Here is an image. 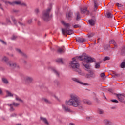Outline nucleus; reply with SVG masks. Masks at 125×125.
Segmentation results:
<instances>
[{
    "label": "nucleus",
    "mask_w": 125,
    "mask_h": 125,
    "mask_svg": "<svg viewBox=\"0 0 125 125\" xmlns=\"http://www.w3.org/2000/svg\"><path fill=\"white\" fill-rule=\"evenodd\" d=\"M24 81H25L26 83H33V78L30 76H26L24 78Z\"/></svg>",
    "instance_id": "obj_14"
},
{
    "label": "nucleus",
    "mask_w": 125,
    "mask_h": 125,
    "mask_svg": "<svg viewBox=\"0 0 125 125\" xmlns=\"http://www.w3.org/2000/svg\"><path fill=\"white\" fill-rule=\"evenodd\" d=\"M77 20H79V14L77 13V18H76Z\"/></svg>",
    "instance_id": "obj_59"
},
{
    "label": "nucleus",
    "mask_w": 125,
    "mask_h": 125,
    "mask_svg": "<svg viewBox=\"0 0 125 125\" xmlns=\"http://www.w3.org/2000/svg\"><path fill=\"white\" fill-rule=\"evenodd\" d=\"M111 102H114V103H119V101L117 100H111Z\"/></svg>",
    "instance_id": "obj_46"
},
{
    "label": "nucleus",
    "mask_w": 125,
    "mask_h": 125,
    "mask_svg": "<svg viewBox=\"0 0 125 125\" xmlns=\"http://www.w3.org/2000/svg\"><path fill=\"white\" fill-rule=\"evenodd\" d=\"M115 40H111L109 41V44H115Z\"/></svg>",
    "instance_id": "obj_38"
},
{
    "label": "nucleus",
    "mask_w": 125,
    "mask_h": 125,
    "mask_svg": "<svg viewBox=\"0 0 125 125\" xmlns=\"http://www.w3.org/2000/svg\"><path fill=\"white\" fill-rule=\"evenodd\" d=\"M78 27H79V25H75L74 26V28H78Z\"/></svg>",
    "instance_id": "obj_60"
},
{
    "label": "nucleus",
    "mask_w": 125,
    "mask_h": 125,
    "mask_svg": "<svg viewBox=\"0 0 125 125\" xmlns=\"http://www.w3.org/2000/svg\"><path fill=\"white\" fill-rule=\"evenodd\" d=\"M79 83L82 85H89L88 83L79 81Z\"/></svg>",
    "instance_id": "obj_33"
},
{
    "label": "nucleus",
    "mask_w": 125,
    "mask_h": 125,
    "mask_svg": "<svg viewBox=\"0 0 125 125\" xmlns=\"http://www.w3.org/2000/svg\"><path fill=\"white\" fill-rule=\"evenodd\" d=\"M11 117H16V114L13 113V114H11Z\"/></svg>",
    "instance_id": "obj_52"
},
{
    "label": "nucleus",
    "mask_w": 125,
    "mask_h": 125,
    "mask_svg": "<svg viewBox=\"0 0 125 125\" xmlns=\"http://www.w3.org/2000/svg\"><path fill=\"white\" fill-rule=\"evenodd\" d=\"M121 54L123 55L125 54V46L122 47L121 50Z\"/></svg>",
    "instance_id": "obj_34"
},
{
    "label": "nucleus",
    "mask_w": 125,
    "mask_h": 125,
    "mask_svg": "<svg viewBox=\"0 0 125 125\" xmlns=\"http://www.w3.org/2000/svg\"><path fill=\"white\" fill-rule=\"evenodd\" d=\"M88 37V38H92V37H93V36H94V34L93 33H90L87 34Z\"/></svg>",
    "instance_id": "obj_41"
},
{
    "label": "nucleus",
    "mask_w": 125,
    "mask_h": 125,
    "mask_svg": "<svg viewBox=\"0 0 125 125\" xmlns=\"http://www.w3.org/2000/svg\"><path fill=\"white\" fill-rule=\"evenodd\" d=\"M28 23L29 24H31V23H32V20H28Z\"/></svg>",
    "instance_id": "obj_56"
},
{
    "label": "nucleus",
    "mask_w": 125,
    "mask_h": 125,
    "mask_svg": "<svg viewBox=\"0 0 125 125\" xmlns=\"http://www.w3.org/2000/svg\"><path fill=\"white\" fill-rule=\"evenodd\" d=\"M82 101L84 104H86V105H92V103H91V101H89V100L84 99L83 101L79 100V109H83V106L81 104Z\"/></svg>",
    "instance_id": "obj_6"
},
{
    "label": "nucleus",
    "mask_w": 125,
    "mask_h": 125,
    "mask_svg": "<svg viewBox=\"0 0 125 125\" xmlns=\"http://www.w3.org/2000/svg\"><path fill=\"white\" fill-rule=\"evenodd\" d=\"M82 24H80L79 25V28H82Z\"/></svg>",
    "instance_id": "obj_64"
},
{
    "label": "nucleus",
    "mask_w": 125,
    "mask_h": 125,
    "mask_svg": "<svg viewBox=\"0 0 125 125\" xmlns=\"http://www.w3.org/2000/svg\"><path fill=\"white\" fill-rule=\"evenodd\" d=\"M2 1H3L5 4H10V5H13V2H10L8 1H4V0H2Z\"/></svg>",
    "instance_id": "obj_28"
},
{
    "label": "nucleus",
    "mask_w": 125,
    "mask_h": 125,
    "mask_svg": "<svg viewBox=\"0 0 125 125\" xmlns=\"http://www.w3.org/2000/svg\"><path fill=\"white\" fill-rule=\"evenodd\" d=\"M14 97L15 98V100L17 101H19L20 102H23V101H22V100H21V99H20V98L17 95L14 94Z\"/></svg>",
    "instance_id": "obj_20"
},
{
    "label": "nucleus",
    "mask_w": 125,
    "mask_h": 125,
    "mask_svg": "<svg viewBox=\"0 0 125 125\" xmlns=\"http://www.w3.org/2000/svg\"><path fill=\"white\" fill-rule=\"evenodd\" d=\"M105 73H102L101 74V78H103L104 77H105Z\"/></svg>",
    "instance_id": "obj_49"
},
{
    "label": "nucleus",
    "mask_w": 125,
    "mask_h": 125,
    "mask_svg": "<svg viewBox=\"0 0 125 125\" xmlns=\"http://www.w3.org/2000/svg\"><path fill=\"white\" fill-rule=\"evenodd\" d=\"M12 104V105L14 106L15 107H18V106H19V103H13Z\"/></svg>",
    "instance_id": "obj_39"
},
{
    "label": "nucleus",
    "mask_w": 125,
    "mask_h": 125,
    "mask_svg": "<svg viewBox=\"0 0 125 125\" xmlns=\"http://www.w3.org/2000/svg\"><path fill=\"white\" fill-rule=\"evenodd\" d=\"M83 66L86 68V71H88L90 69V66L88 64H83Z\"/></svg>",
    "instance_id": "obj_29"
},
{
    "label": "nucleus",
    "mask_w": 125,
    "mask_h": 125,
    "mask_svg": "<svg viewBox=\"0 0 125 125\" xmlns=\"http://www.w3.org/2000/svg\"><path fill=\"white\" fill-rule=\"evenodd\" d=\"M8 60V58H7L6 57L4 56L2 58V61H5V62H7V61Z\"/></svg>",
    "instance_id": "obj_40"
},
{
    "label": "nucleus",
    "mask_w": 125,
    "mask_h": 125,
    "mask_svg": "<svg viewBox=\"0 0 125 125\" xmlns=\"http://www.w3.org/2000/svg\"><path fill=\"white\" fill-rule=\"evenodd\" d=\"M65 104L68 106L78 107L79 106V96L75 94H70V98L66 101Z\"/></svg>",
    "instance_id": "obj_1"
},
{
    "label": "nucleus",
    "mask_w": 125,
    "mask_h": 125,
    "mask_svg": "<svg viewBox=\"0 0 125 125\" xmlns=\"http://www.w3.org/2000/svg\"><path fill=\"white\" fill-rule=\"evenodd\" d=\"M117 107L116 106H112L110 107V109H112V110H114L115 109H116Z\"/></svg>",
    "instance_id": "obj_54"
},
{
    "label": "nucleus",
    "mask_w": 125,
    "mask_h": 125,
    "mask_svg": "<svg viewBox=\"0 0 125 125\" xmlns=\"http://www.w3.org/2000/svg\"><path fill=\"white\" fill-rule=\"evenodd\" d=\"M19 25H21V26H23V24L21 22H19Z\"/></svg>",
    "instance_id": "obj_61"
},
{
    "label": "nucleus",
    "mask_w": 125,
    "mask_h": 125,
    "mask_svg": "<svg viewBox=\"0 0 125 125\" xmlns=\"http://www.w3.org/2000/svg\"><path fill=\"white\" fill-rule=\"evenodd\" d=\"M87 121H91L92 120V117L91 116H87L86 117Z\"/></svg>",
    "instance_id": "obj_43"
},
{
    "label": "nucleus",
    "mask_w": 125,
    "mask_h": 125,
    "mask_svg": "<svg viewBox=\"0 0 125 125\" xmlns=\"http://www.w3.org/2000/svg\"><path fill=\"white\" fill-rule=\"evenodd\" d=\"M16 50L17 52H18V53H19V54L22 56L23 58H27L28 57V56H27L25 53L22 52V51H21V50L20 49H16Z\"/></svg>",
    "instance_id": "obj_10"
},
{
    "label": "nucleus",
    "mask_w": 125,
    "mask_h": 125,
    "mask_svg": "<svg viewBox=\"0 0 125 125\" xmlns=\"http://www.w3.org/2000/svg\"><path fill=\"white\" fill-rule=\"evenodd\" d=\"M35 12L36 13H38V12H39V9H35Z\"/></svg>",
    "instance_id": "obj_57"
},
{
    "label": "nucleus",
    "mask_w": 125,
    "mask_h": 125,
    "mask_svg": "<svg viewBox=\"0 0 125 125\" xmlns=\"http://www.w3.org/2000/svg\"><path fill=\"white\" fill-rule=\"evenodd\" d=\"M116 96L118 98V99L120 101H123L124 100V97H123V96L122 94H117L116 95Z\"/></svg>",
    "instance_id": "obj_18"
},
{
    "label": "nucleus",
    "mask_w": 125,
    "mask_h": 125,
    "mask_svg": "<svg viewBox=\"0 0 125 125\" xmlns=\"http://www.w3.org/2000/svg\"><path fill=\"white\" fill-rule=\"evenodd\" d=\"M113 16V14H112V13H111L110 12H107L106 13V17H107V18H112Z\"/></svg>",
    "instance_id": "obj_25"
},
{
    "label": "nucleus",
    "mask_w": 125,
    "mask_h": 125,
    "mask_svg": "<svg viewBox=\"0 0 125 125\" xmlns=\"http://www.w3.org/2000/svg\"><path fill=\"white\" fill-rule=\"evenodd\" d=\"M53 97H54L56 99H57V100H58V98L56 96H55V95H53Z\"/></svg>",
    "instance_id": "obj_58"
},
{
    "label": "nucleus",
    "mask_w": 125,
    "mask_h": 125,
    "mask_svg": "<svg viewBox=\"0 0 125 125\" xmlns=\"http://www.w3.org/2000/svg\"><path fill=\"white\" fill-rule=\"evenodd\" d=\"M7 65L9 66V67H11L12 68H20L19 65L14 62H9L7 63Z\"/></svg>",
    "instance_id": "obj_7"
},
{
    "label": "nucleus",
    "mask_w": 125,
    "mask_h": 125,
    "mask_svg": "<svg viewBox=\"0 0 125 125\" xmlns=\"http://www.w3.org/2000/svg\"><path fill=\"white\" fill-rule=\"evenodd\" d=\"M78 61L79 57H76L72 58V60L69 63L73 71H75V72H79V68H78L79 65V63H78Z\"/></svg>",
    "instance_id": "obj_3"
},
{
    "label": "nucleus",
    "mask_w": 125,
    "mask_h": 125,
    "mask_svg": "<svg viewBox=\"0 0 125 125\" xmlns=\"http://www.w3.org/2000/svg\"><path fill=\"white\" fill-rule=\"evenodd\" d=\"M54 83L55 84H56V85H57V86L59 85V82L58 81L55 80L54 81Z\"/></svg>",
    "instance_id": "obj_42"
},
{
    "label": "nucleus",
    "mask_w": 125,
    "mask_h": 125,
    "mask_svg": "<svg viewBox=\"0 0 125 125\" xmlns=\"http://www.w3.org/2000/svg\"><path fill=\"white\" fill-rule=\"evenodd\" d=\"M120 67L122 68V69H124V68H125V62H123L121 63Z\"/></svg>",
    "instance_id": "obj_31"
},
{
    "label": "nucleus",
    "mask_w": 125,
    "mask_h": 125,
    "mask_svg": "<svg viewBox=\"0 0 125 125\" xmlns=\"http://www.w3.org/2000/svg\"><path fill=\"white\" fill-rule=\"evenodd\" d=\"M2 82L4 83H8V81H7V79L5 78L2 79Z\"/></svg>",
    "instance_id": "obj_36"
},
{
    "label": "nucleus",
    "mask_w": 125,
    "mask_h": 125,
    "mask_svg": "<svg viewBox=\"0 0 125 125\" xmlns=\"http://www.w3.org/2000/svg\"><path fill=\"white\" fill-rule=\"evenodd\" d=\"M106 60H110V57H105V58L104 59V61H106Z\"/></svg>",
    "instance_id": "obj_44"
},
{
    "label": "nucleus",
    "mask_w": 125,
    "mask_h": 125,
    "mask_svg": "<svg viewBox=\"0 0 125 125\" xmlns=\"http://www.w3.org/2000/svg\"><path fill=\"white\" fill-rule=\"evenodd\" d=\"M43 100H44V101H45V102H46V103H49V101H48V100H47V99H44Z\"/></svg>",
    "instance_id": "obj_51"
},
{
    "label": "nucleus",
    "mask_w": 125,
    "mask_h": 125,
    "mask_svg": "<svg viewBox=\"0 0 125 125\" xmlns=\"http://www.w3.org/2000/svg\"><path fill=\"white\" fill-rule=\"evenodd\" d=\"M86 40L84 39V38H79V43H83V42H85Z\"/></svg>",
    "instance_id": "obj_22"
},
{
    "label": "nucleus",
    "mask_w": 125,
    "mask_h": 125,
    "mask_svg": "<svg viewBox=\"0 0 125 125\" xmlns=\"http://www.w3.org/2000/svg\"><path fill=\"white\" fill-rule=\"evenodd\" d=\"M98 0H94V11L97 10V8L98 7V4L97 3Z\"/></svg>",
    "instance_id": "obj_17"
},
{
    "label": "nucleus",
    "mask_w": 125,
    "mask_h": 125,
    "mask_svg": "<svg viewBox=\"0 0 125 125\" xmlns=\"http://www.w3.org/2000/svg\"><path fill=\"white\" fill-rule=\"evenodd\" d=\"M72 15H73V13L72 12H69L67 14V17L69 20L71 19V17H72Z\"/></svg>",
    "instance_id": "obj_30"
},
{
    "label": "nucleus",
    "mask_w": 125,
    "mask_h": 125,
    "mask_svg": "<svg viewBox=\"0 0 125 125\" xmlns=\"http://www.w3.org/2000/svg\"><path fill=\"white\" fill-rule=\"evenodd\" d=\"M2 91L1 90V89L0 88V94H2Z\"/></svg>",
    "instance_id": "obj_62"
},
{
    "label": "nucleus",
    "mask_w": 125,
    "mask_h": 125,
    "mask_svg": "<svg viewBox=\"0 0 125 125\" xmlns=\"http://www.w3.org/2000/svg\"><path fill=\"white\" fill-rule=\"evenodd\" d=\"M57 62H59V63H62V64H63V60H62V59H58L57 60Z\"/></svg>",
    "instance_id": "obj_37"
},
{
    "label": "nucleus",
    "mask_w": 125,
    "mask_h": 125,
    "mask_svg": "<svg viewBox=\"0 0 125 125\" xmlns=\"http://www.w3.org/2000/svg\"><path fill=\"white\" fill-rule=\"evenodd\" d=\"M51 70H52V71L54 72V73L56 75V76H59V73H58V72H57V71H56V70L55 69V68L52 67L51 68Z\"/></svg>",
    "instance_id": "obj_27"
},
{
    "label": "nucleus",
    "mask_w": 125,
    "mask_h": 125,
    "mask_svg": "<svg viewBox=\"0 0 125 125\" xmlns=\"http://www.w3.org/2000/svg\"><path fill=\"white\" fill-rule=\"evenodd\" d=\"M103 123L105 125H114V124L108 119H104L103 121Z\"/></svg>",
    "instance_id": "obj_13"
},
{
    "label": "nucleus",
    "mask_w": 125,
    "mask_h": 125,
    "mask_svg": "<svg viewBox=\"0 0 125 125\" xmlns=\"http://www.w3.org/2000/svg\"><path fill=\"white\" fill-rule=\"evenodd\" d=\"M62 108L63 110H64V111H65V112H68L69 113L71 112V109H70V108L66 106V105H65L64 104L62 105Z\"/></svg>",
    "instance_id": "obj_15"
},
{
    "label": "nucleus",
    "mask_w": 125,
    "mask_h": 125,
    "mask_svg": "<svg viewBox=\"0 0 125 125\" xmlns=\"http://www.w3.org/2000/svg\"><path fill=\"white\" fill-rule=\"evenodd\" d=\"M57 51L58 53H60V54H62V53H64L65 51H66V49L65 48L64 46H62L61 47H59Z\"/></svg>",
    "instance_id": "obj_12"
},
{
    "label": "nucleus",
    "mask_w": 125,
    "mask_h": 125,
    "mask_svg": "<svg viewBox=\"0 0 125 125\" xmlns=\"http://www.w3.org/2000/svg\"><path fill=\"white\" fill-rule=\"evenodd\" d=\"M88 22L90 26H94V25H95V21H94V20L91 19L88 21Z\"/></svg>",
    "instance_id": "obj_21"
},
{
    "label": "nucleus",
    "mask_w": 125,
    "mask_h": 125,
    "mask_svg": "<svg viewBox=\"0 0 125 125\" xmlns=\"http://www.w3.org/2000/svg\"><path fill=\"white\" fill-rule=\"evenodd\" d=\"M22 63L23 64H27V61H26L25 60H23Z\"/></svg>",
    "instance_id": "obj_53"
},
{
    "label": "nucleus",
    "mask_w": 125,
    "mask_h": 125,
    "mask_svg": "<svg viewBox=\"0 0 125 125\" xmlns=\"http://www.w3.org/2000/svg\"><path fill=\"white\" fill-rule=\"evenodd\" d=\"M6 97H14V94H13L12 93H11V92H10V91H9L8 90H6Z\"/></svg>",
    "instance_id": "obj_16"
},
{
    "label": "nucleus",
    "mask_w": 125,
    "mask_h": 125,
    "mask_svg": "<svg viewBox=\"0 0 125 125\" xmlns=\"http://www.w3.org/2000/svg\"><path fill=\"white\" fill-rule=\"evenodd\" d=\"M50 10H51V9L48 8L43 12L42 18L44 21H49V20H50V16H49V13L50 12Z\"/></svg>",
    "instance_id": "obj_5"
},
{
    "label": "nucleus",
    "mask_w": 125,
    "mask_h": 125,
    "mask_svg": "<svg viewBox=\"0 0 125 125\" xmlns=\"http://www.w3.org/2000/svg\"><path fill=\"white\" fill-rule=\"evenodd\" d=\"M0 42H1L2 44H4L5 45H6V42H4V41L0 39Z\"/></svg>",
    "instance_id": "obj_45"
},
{
    "label": "nucleus",
    "mask_w": 125,
    "mask_h": 125,
    "mask_svg": "<svg viewBox=\"0 0 125 125\" xmlns=\"http://www.w3.org/2000/svg\"><path fill=\"white\" fill-rule=\"evenodd\" d=\"M98 112L99 114H100V115H102V114H103V113H104L103 110H102L101 109H99Z\"/></svg>",
    "instance_id": "obj_47"
},
{
    "label": "nucleus",
    "mask_w": 125,
    "mask_h": 125,
    "mask_svg": "<svg viewBox=\"0 0 125 125\" xmlns=\"http://www.w3.org/2000/svg\"><path fill=\"white\" fill-rule=\"evenodd\" d=\"M89 74L86 75V77L88 79L89 78H94L95 77V74L94 72L91 70H88Z\"/></svg>",
    "instance_id": "obj_8"
},
{
    "label": "nucleus",
    "mask_w": 125,
    "mask_h": 125,
    "mask_svg": "<svg viewBox=\"0 0 125 125\" xmlns=\"http://www.w3.org/2000/svg\"><path fill=\"white\" fill-rule=\"evenodd\" d=\"M7 105L10 107V111L11 112H13V111H14V108H13V105L12 104H8Z\"/></svg>",
    "instance_id": "obj_23"
},
{
    "label": "nucleus",
    "mask_w": 125,
    "mask_h": 125,
    "mask_svg": "<svg viewBox=\"0 0 125 125\" xmlns=\"http://www.w3.org/2000/svg\"><path fill=\"white\" fill-rule=\"evenodd\" d=\"M11 18L15 25H16V24H17V21H16V19H15V18H14L13 16H11Z\"/></svg>",
    "instance_id": "obj_24"
},
{
    "label": "nucleus",
    "mask_w": 125,
    "mask_h": 125,
    "mask_svg": "<svg viewBox=\"0 0 125 125\" xmlns=\"http://www.w3.org/2000/svg\"><path fill=\"white\" fill-rule=\"evenodd\" d=\"M95 68V69H99V68H100V63H96Z\"/></svg>",
    "instance_id": "obj_32"
},
{
    "label": "nucleus",
    "mask_w": 125,
    "mask_h": 125,
    "mask_svg": "<svg viewBox=\"0 0 125 125\" xmlns=\"http://www.w3.org/2000/svg\"><path fill=\"white\" fill-rule=\"evenodd\" d=\"M15 39H16V36H13L11 38V40H15Z\"/></svg>",
    "instance_id": "obj_55"
},
{
    "label": "nucleus",
    "mask_w": 125,
    "mask_h": 125,
    "mask_svg": "<svg viewBox=\"0 0 125 125\" xmlns=\"http://www.w3.org/2000/svg\"><path fill=\"white\" fill-rule=\"evenodd\" d=\"M69 125H75V124H74L73 123H70L69 124Z\"/></svg>",
    "instance_id": "obj_63"
},
{
    "label": "nucleus",
    "mask_w": 125,
    "mask_h": 125,
    "mask_svg": "<svg viewBox=\"0 0 125 125\" xmlns=\"http://www.w3.org/2000/svg\"><path fill=\"white\" fill-rule=\"evenodd\" d=\"M62 23L66 28V29L62 28V32L63 35H65L66 33H67V35H72V34H74V31H73V30L67 29H69V28H71V26L69 23H65L63 21H62Z\"/></svg>",
    "instance_id": "obj_2"
},
{
    "label": "nucleus",
    "mask_w": 125,
    "mask_h": 125,
    "mask_svg": "<svg viewBox=\"0 0 125 125\" xmlns=\"http://www.w3.org/2000/svg\"><path fill=\"white\" fill-rule=\"evenodd\" d=\"M81 13L82 14H86L87 15H89V11L87 10V8H81Z\"/></svg>",
    "instance_id": "obj_9"
},
{
    "label": "nucleus",
    "mask_w": 125,
    "mask_h": 125,
    "mask_svg": "<svg viewBox=\"0 0 125 125\" xmlns=\"http://www.w3.org/2000/svg\"><path fill=\"white\" fill-rule=\"evenodd\" d=\"M40 120L43 122L44 124H46V125H48V122H47V120H46V118L42 117H40Z\"/></svg>",
    "instance_id": "obj_19"
},
{
    "label": "nucleus",
    "mask_w": 125,
    "mask_h": 125,
    "mask_svg": "<svg viewBox=\"0 0 125 125\" xmlns=\"http://www.w3.org/2000/svg\"><path fill=\"white\" fill-rule=\"evenodd\" d=\"M71 80L72 81H73V82H74V83H79V79L73 77L71 78Z\"/></svg>",
    "instance_id": "obj_26"
},
{
    "label": "nucleus",
    "mask_w": 125,
    "mask_h": 125,
    "mask_svg": "<svg viewBox=\"0 0 125 125\" xmlns=\"http://www.w3.org/2000/svg\"><path fill=\"white\" fill-rule=\"evenodd\" d=\"M6 22L8 24H11V21H10V20L8 18H6Z\"/></svg>",
    "instance_id": "obj_35"
},
{
    "label": "nucleus",
    "mask_w": 125,
    "mask_h": 125,
    "mask_svg": "<svg viewBox=\"0 0 125 125\" xmlns=\"http://www.w3.org/2000/svg\"><path fill=\"white\" fill-rule=\"evenodd\" d=\"M116 5L118 6V7H122V6H124V5L118 3H117Z\"/></svg>",
    "instance_id": "obj_48"
},
{
    "label": "nucleus",
    "mask_w": 125,
    "mask_h": 125,
    "mask_svg": "<svg viewBox=\"0 0 125 125\" xmlns=\"http://www.w3.org/2000/svg\"><path fill=\"white\" fill-rule=\"evenodd\" d=\"M14 4L21 5L23 6H27V4H26V3L21 2V1H15L13 2V5H14Z\"/></svg>",
    "instance_id": "obj_11"
},
{
    "label": "nucleus",
    "mask_w": 125,
    "mask_h": 125,
    "mask_svg": "<svg viewBox=\"0 0 125 125\" xmlns=\"http://www.w3.org/2000/svg\"><path fill=\"white\" fill-rule=\"evenodd\" d=\"M113 74H114V75H115V76H116L117 77L119 76V74L117 73L115 71H113Z\"/></svg>",
    "instance_id": "obj_50"
},
{
    "label": "nucleus",
    "mask_w": 125,
    "mask_h": 125,
    "mask_svg": "<svg viewBox=\"0 0 125 125\" xmlns=\"http://www.w3.org/2000/svg\"><path fill=\"white\" fill-rule=\"evenodd\" d=\"M79 60H84L85 61L86 63H94L95 62V59H93L91 57H88V56H84V57L83 56H79Z\"/></svg>",
    "instance_id": "obj_4"
}]
</instances>
